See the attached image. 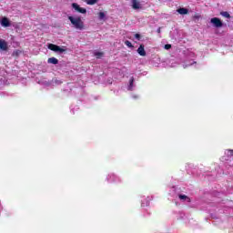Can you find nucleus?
I'll use <instances>...</instances> for the list:
<instances>
[{
  "instance_id": "f257e3e1",
  "label": "nucleus",
  "mask_w": 233,
  "mask_h": 233,
  "mask_svg": "<svg viewBox=\"0 0 233 233\" xmlns=\"http://www.w3.org/2000/svg\"><path fill=\"white\" fill-rule=\"evenodd\" d=\"M68 20L76 30H85V23L80 16H68Z\"/></svg>"
},
{
  "instance_id": "f03ea898",
  "label": "nucleus",
  "mask_w": 233,
  "mask_h": 233,
  "mask_svg": "<svg viewBox=\"0 0 233 233\" xmlns=\"http://www.w3.org/2000/svg\"><path fill=\"white\" fill-rule=\"evenodd\" d=\"M106 181L107 183H121L122 179L116 173H109L106 177Z\"/></svg>"
},
{
  "instance_id": "7ed1b4c3",
  "label": "nucleus",
  "mask_w": 233,
  "mask_h": 233,
  "mask_svg": "<svg viewBox=\"0 0 233 233\" xmlns=\"http://www.w3.org/2000/svg\"><path fill=\"white\" fill-rule=\"evenodd\" d=\"M48 49L52 50L53 52H56V54H63V52H65L64 48H62L59 46H56L54 44H49L48 45Z\"/></svg>"
},
{
  "instance_id": "20e7f679",
  "label": "nucleus",
  "mask_w": 233,
  "mask_h": 233,
  "mask_svg": "<svg viewBox=\"0 0 233 233\" xmlns=\"http://www.w3.org/2000/svg\"><path fill=\"white\" fill-rule=\"evenodd\" d=\"M72 8H74L76 12H78V14H86V10L81 7L77 3H73Z\"/></svg>"
},
{
  "instance_id": "39448f33",
  "label": "nucleus",
  "mask_w": 233,
  "mask_h": 233,
  "mask_svg": "<svg viewBox=\"0 0 233 233\" xmlns=\"http://www.w3.org/2000/svg\"><path fill=\"white\" fill-rule=\"evenodd\" d=\"M211 24L216 26V28H221L223 26V22L218 17L211 18Z\"/></svg>"
},
{
  "instance_id": "423d86ee",
  "label": "nucleus",
  "mask_w": 233,
  "mask_h": 233,
  "mask_svg": "<svg viewBox=\"0 0 233 233\" xmlns=\"http://www.w3.org/2000/svg\"><path fill=\"white\" fill-rule=\"evenodd\" d=\"M134 81H135L134 76H131L129 79V84L127 86V90H129L130 92H132V90L136 88V85L134 84Z\"/></svg>"
},
{
  "instance_id": "0eeeda50",
  "label": "nucleus",
  "mask_w": 233,
  "mask_h": 233,
  "mask_svg": "<svg viewBox=\"0 0 233 233\" xmlns=\"http://www.w3.org/2000/svg\"><path fill=\"white\" fill-rule=\"evenodd\" d=\"M131 3L134 10H139V8H141V3H139L137 0H131Z\"/></svg>"
},
{
  "instance_id": "6e6552de",
  "label": "nucleus",
  "mask_w": 233,
  "mask_h": 233,
  "mask_svg": "<svg viewBox=\"0 0 233 233\" xmlns=\"http://www.w3.org/2000/svg\"><path fill=\"white\" fill-rule=\"evenodd\" d=\"M0 24L5 28H8V26H10V20H8V18H6V17H3Z\"/></svg>"
},
{
  "instance_id": "1a4fd4ad",
  "label": "nucleus",
  "mask_w": 233,
  "mask_h": 233,
  "mask_svg": "<svg viewBox=\"0 0 233 233\" xmlns=\"http://www.w3.org/2000/svg\"><path fill=\"white\" fill-rule=\"evenodd\" d=\"M137 54H139V56H142V57H145V56H147V51H145V46L140 45L137 49Z\"/></svg>"
},
{
  "instance_id": "9d476101",
  "label": "nucleus",
  "mask_w": 233,
  "mask_h": 233,
  "mask_svg": "<svg viewBox=\"0 0 233 233\" xmlns=\"http://www.w3.org/2000/svg\"><path fill=\"white\" fill-rule=\"evenodd\" d=\"M8 49V44L4 39L0 38V50H7Z\"/></svg>"
},
{
  "instance_id": "9b49d317",
  "label": "nucleus",
  "mask_w": 233,
  "mask_h": 233,
  "mask_svg": "<svg viewBox=\"0 0 233 233\" xmlns=\"http://www.w3.org/2000/svg\"><path fill=\"white\" fill-rule=\"evenodd\" d=\"M150 197H147L145 200H142L141 202V207L142 208H145V207H148V205H150Z\"/></svg>"
},
{
  "instance_id": "f8f14e48",
  "label": "nucleus",
  "mask_w": 233,
  "mask_h": 233,
  "mask_svg": "<svg viewBox=\"0 0 233 233\" xmlns=\"http://www.w3.org/2000/svg\"><path fill=\"white\" fill-rule=\"evenodd\" d=\"M93 55L95 56V57H96V59H103L105 56L103 52H99V51H94Z\"/></svg>"
},
{
  "instance_id": "ddd939ff",
  "label": "nucleus",
  "mask_w": 233,
  "mask_h": 233,
  "mask_svg": "<svg viewBox=\"0 0 233 233\" xmlns=\"http://www.w3.org/2000/svg\"><path fill=\"white\" fill-rule=\"evenodd\" d=\"M177 12H178L180 15H187V14H188V9L181 7L177 9Z\"/></svg>"
},
{
  "instance_id": "4468645a",
  "label": "nucleus",
  "mask_w": 233,
  "mask_h": 233,
  "mask_svg": "<svg viewBox=\"0 0 233 233\" xmlns=\"http://www.w3.org/2000/svg\"><path fill=\"white\" fill-rule=\"evenodd\" d=\"M47 63H49V65H57V63H59V60H57V58L56 57H51L48 58Z\"/></svg>"
},
{
  "instance_id": "2eb2a0df",
  "label": "nucleus",
  "mask_w": 233,
  "mask_h": 233,
  "mask_svg": "<svg viewBox=\"0 0 233 233\" xmlns=\"http://www.w3.org/2000/svg\"><path fill=\"white\" fill-rule=\"evenodd\" d=\"M180 201H187V203H190V198L186 195L178 196Z\"/></svg>"
},
{
  "instance_id": "dca6fc26",
  "label": "nucleus",
  "mask_w": 233,
  "mask_h": 233,
  "mask_svg": "<svg viewBox=\"0 0 233 233\" xmlns=\"http://www.w3.org/2000/svg\"><path fill=\"white\" fill-rule=\"evenodd\" d=\"M225 156H228V157H232V156H233V149H227L225 151Z\"/></svg>"
},
{
  "instance_id": "f3484780",
  "label": "nucleus",
  "mask_w": 233,
  "mask_h": 233,
  "mask_svg": "<svg viewBox=\"0 0 233 233\" xmlns=\"http://www.w3.org/2000/svg\"><path fill=\"white\" fill-rule=\"evenodd\" d=\"M192 65H197V62L194 61V60H191L190 63H186V64L184 65V68H187V66H192Z\"/></svg>"
},
{
  "instance_id": "a211bd4d",
  "label": "nucleus",
  "mask_w": 233,
  "mask_h": 233,
  "mask_svg": "<svg viewBox=\"0 0 233 233\" xmlns=\"http://www.w3.org/2000/svg\"><path fill=\"white\" fill-rule=\"evenodd\" d=\"M97 1L98 0H85V3H86V5H96Z\"/></svg>"
},
{
  "instance_id": "6ab92c4d",
  "label": "nucleus",
  "mask_w": 233,
  "mask_h": 233,
  "mask_svg": "<svg viewBox=\"0 0 233 233\" xmlns=\"http://www.w3.org/2000/svg\"><path fill=\"white\" fill-rule=\"evenodd\" d=\"M98 17H99L100 21H103L105 19V17H106L105 13L104 12H100L98 14Z\"/></svg>"
},
{
  "instance_id": "aec40b11",
  "label": "nucleus",
  "mask_w": 233,
  "mask_h": 233,
  "mask_svg": "<svg viewBox=\"0 0 233 233\" xmlns=\"http://www.w3.org/2000/svg\"><path fill=\"white\" fill-rule=\"evenodd\" d=\"M220 14L223 17H227L228 19L230 17V14H228V12H221Z\"/></svg>"
},
{
  "instance_id": "412c9836",
  "label": "nucleus",
  "mask_w": 233,
  "mask_h": 233,
  "mask_svg": "<svg viewBox=\"0 0 233 233\" xmlns=\"http://www.w3.org/2000/svg\"><path fill=\"white\" fill-rule=\"evenodd\" d=\"M125 45L128 46V48H132L134 46H132V43L128 40L125 42Z\"/></svg>"
},
{
  "instance_id": "4be33fe9",
  "label": "nucleus",
  "mask_w": 233,
  "mask_h": 233,
  "mask_svg": "<svg viewBox=\"0 0 233 233\" xmlns=\"http://www.w3.org/2000/svg\"><path fill=\"white\" fill-rule=\"evenodd\" d=\"M164 48L165 50H170L172 48V45L170 44L165 45Z\"/></svg>"
},
{
  "instance_id": "5701e85b",
  "label": "nucleus",
  "mask_w": 233,
  "mask_h": 233,
  "mask_svg": "<svg viewBox=\"0 0 233 233\" xmlns=\"http://www.w3.org/2000/svg\"><path fill=\"white\" fill-rule=\"evenodd\" d=\"M135 37L137 39V41H139L141 39V35L136 34Z\"/></svg>"
},
{
  "instance_id": "b1692460",
  "label": "nucleus",
  "mask_w": 233,
  "mask_h": 233,
  "mask_svg": "<svg viewBox=\"0 0 233 233\" xmlns=\"http://www.w3.org/2000/svg\"><path fill=\"white\" fill-rule=\"evenodd\" d=\"M61 83H63L61 80H56V85H61Z\"/></svg>"
},
{
  "instance_id": "393cba45",
  "label": "nucleus",
  "mask_w": 233,
  "mask_h": 233,
  "mask_svg": "<svg viewBox=\"0 0 233 233\" xmlns=\"http://www.w3.org/2000/svg\"><path fill=\"white\" fill-rule=\"evenodd\" d=\"M137 97H139L138 96H133L134 99H137Z\"/></svg>"
},
{
  "instance_id": "a878e982",
  "label": "nucleus",
  "mask_w": 233,
  "mask_h": 233,
  "mask_svg": "<svg viewBox=\"0 0 233 233\" xmlns=\"http://www.w3.org/2000/svg\"><path fill=\"white\" fill-rule=\"evenodd\" d=\"M190 57H194V53H190Z\"/></svg>"
}]
</instances>
